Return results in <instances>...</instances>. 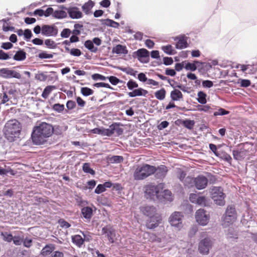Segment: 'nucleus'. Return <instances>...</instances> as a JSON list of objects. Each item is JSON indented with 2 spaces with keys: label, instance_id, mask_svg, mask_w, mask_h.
Wrapping results in <instances>:
<instances>
[{
  "label": "nucleus",
  "instance_id": "f03ea898",
  "mask_svg": "<svg viewBox=\"0 0 257 257\" xmlns=\"http://www.w3.org/2000/svg\"><path fill=\"white\" fill-rule=\"evenodd\" d=\"M21 129V123L17 120H10L5 124L4 128L5 137L9 142H14L19 137Z\"/></svg>",
  "mask_w": 257,
  "mask_h": 257
},
{
  "label": "nucleus",
  "instance_id": "bf43d9fd",
  "mask_svg": "<svg viewBox=\"0 0 257 257\" xmlns=\"http://www.w3.org/2000/svg\"><path fill=\"white\" fill-rule=\"evenodd\" d=\"M10 58L9 55L3 50H0V60H5Z\"/></svg>",
  "mask_w": 257,
  "mask_h": 257
},
{
  "label": "nucleus",
  "instance_id": "864d4df0",
  "mask_svg": "<svg viewBox=\"0 0 257 257\" xmlns=\"http://www.w3.org/2000/svg\"><path fill=\"white\" fill-rule=\"evenodd\" d=\"M228 113H229L228 111L225 110L224 109L221 108L218 111H217L214 113V116L223 115L227 114Z\"/></svg>",
  "mask_w": 257,
  "mask_h": 257
},
{
  "label": "nucleus",
  "instance_id": "603ef678",
  "mask_svg": "<svg viewBox=\"0 0 257 257\" xmlns=\"http://www.w3.org/2000/svg\"><path fill=\"white\" fill-rule=\"evenodd\" d=\"M70 54L72 56L78 57L81 55V52L78 49L73 48L70 51Z\"/></svg>",
  "mask_w": 257,
  "mask_h": 257
},
{
  "label": "nucleus",
  "instance_id": "7c9ffc66",
  "mask_svg": "<svg viewBox=\"0 0 257 257\" xmlns=\"http://www.w3.org/2000/svg\"><path fill=\"white\" fill-rule=\"evenodd\" d=\"M72 240L73 242L79 247L81 246L84 242V239L80 235L73 236L72 237Z\"/></svg>",
  "mask_w": 257,
  "mask_h": 257
},
{
  "label": "nucleus",
  "instance_id": "4be33fe9",
  "mask_svg": "<svg viewBox=\"0 0 257 257\" xmlns=\"http://www.w3.org/2000/svg\"><path fill=\"white\" fill-rule=\"evenodd\" d=\"M92 209L89 207H85L82 208L81 212L83 217L87 220H90L92 216Z\"/></svg>",
  "mask_w": 257,
  "mask_h": 257
},
{
  "label": "nucleus",
  "instance_id": "c03bdc74",
  "mask_svg": "<svg viewBox=\"0 0 257 257\" xmlns=\"http://www.w3.org/2000/svg\"><path fill=\"white\" fill-rule=\"evenodd\" d=\"M194 124L195 122L193 120H185L183 122L184 126L189 130L193 128Z\"/></svg>",
  "mask_w": 257,
  "mask_h": 257
},
{
  "label": "nucleus",
  "instance_id": "f8f14e48",
  "mask_svg": "<svg viewBox=\"0 0 257 257\" xmlns=\"http://www.w3.org/2000/svg\"><path fill=\"white\" fill-rule=\"evenodd\" d=\"M161 220L162 217L159 214L150 217L146 221V227L149 229H154L159 225Z\"/></svg>",
  "mask_w": 257,
  "mask_h": 257
},
{
  "label": "nucleus",
  "instance_id": "e433bc0d",
  "mask_svg": "<svg viewBox=\"0 0 257 257\" xmlns=\"http://www.w3.org/2000/svg\"><path fill=\"white\" fill-rule=\"evenodd\" d=\"M176 174L177 178L182 182L186 178V173L182 169L178 168L176 170Z\"/></svg>",
  "mask_w": 257,
  "mask_h": 257
},
{
  "label": "nucleus",
  "instance_id": "0e129e2a",
  "mask_svg": "<svg viewBox=\"0 0 257 257\" xmlns=\"http://www.w3.org/2000/svg\"><path fill=\"white\" fill-rule=\"evenodd\" d=\"M76 106L75 102L73 100H69L66 103V107L68 109H72Z\"/></svg>",
  "mask_w": 257,
  "mask_h": 257
},
{
  "label": "nucleus",
  "instance_id": "c9c22d12",
  "mask_svg": "<svg viewBox=\"0 0 257 257\" xmlns=\"http://www.w3.org/2000/svg\"><path fill=\"white\" fill-rule=\"evenodd\" d=\"M155 96L158 99L163 100L166 96V90L162 88L155 93Z\"/></svg>",
  "mask_w": 257,
  "mask_h": 257
},
{
  "label": "nucleus",
  "instance_id": "c85d7f7f",
  "mask_svg": "<svg viewBox=\"0 0 257 257\" xmlns=\"http://www.w3.org/2000/svg\"><path fill=\"white\" fill-rule=\"evenodd\" d=\"M55 86L52 85L46 86L43 90V92L42 94V96L44 98L47 99L52 90L55 89Z\"/></svg>",
  "mask_w": 257,
  "mask_h": 257
},
{
  "label": "nucleus",
  "instance_id": "20e7f679",
  "mask_svg": "<svg viewBox=\"0 0 257 257\" xmlns=\"http://www.w3.org/2000/svg\"><path fill=\"white\" fill-rule=\"evenodd\" d=\"M237 218V214L235 207L233 206H228L226 210L225 214L222 218V225L227 227L232 224Z\"/></svg>",
  "mask_w": 257,
  "mask_h": 257
},
{
  "label": "nucleus",
  "instance_id": "393cba45",
  "mask_svg": "<svg viewBox=\"0 0 257 257\" xmlns=\"http://www.w3.org/2000/svg\"><path fill=\"white\" fill-rule=\"evenodd\" d=\"M94 3L91 1H89L85 3L82 7L83 11L86 15H88L90 13V10L94 6Z\"/></svg>",
  "mask_w": 257,
  "mask_h": 257
},
{
  "label": "nucleus",
  "instance_id": "774afa93",
  "mask_svg": "<svg viewBox=\"0 0 257 257\" xmlns=\"http://www.w3.org/2000/svg\"><path fill=\"white\" fill-rule=\"evenodd\" d=\"M250 81L247 79H242L240 82V85L242 87H246L250 85Z\"/></svg>",
  "mask_w": 257,
  "mask_h": 257
},
{
  "label": "nucleus",
  "instance_id": "ea45409f",
  "mask_svg": "<svg viewBox=\"0 0 257 257\" xmlns=\"http://www.w3.org/2000/svg\"><path fill=\"white\" fill-rule=\"evenodd\" d=\"M198 101L201 104H205L206 103V94L202 91H200L198 93Z\"/></svg>",
  "mask_w": 257,
  "mask_h": 257
},
{
  "label": "nucleus",
  "instance_id": "b1692460",
  "mask_svg": "<svg viewBox=\"0 0 257 257\" xmlns=\"http://www.w3.org/2000/svg\"><path fill=\"white\" fill-rule=\"evenodd\" d=\"M170 96L172 100L177 101L183 98V94L180 90L175 89L171 91Z\"/></svg>",
  "mask_w": 257,
  "mask_h": 257
},
{
  "label": "nucleus",
  "instance_id": "9b49d317",
  "mask_svg": "<svg viewBox=\"0 0 257 257\" xmlns=\"http://www.w3.org/2000/svg\"><path fill=\"white\" fill-rule=\"evenodd\" d=\"M0 77L5 79L12 78L20 79L21 76L19 73L15 70H10L7 68H4L0 69Z\"/></svg>",
  "mask_w": 257,
  "mask_h": 257
},
{
  "label": "nucleus",
  "instance_id": "7ed1b4c3",
  "mask_svg": "<svg viewBox=\"0 0 257 257\" xmlns=\"http://www.w3.org/2000/svg\"><path fill=\"white\" fill-rule=\"evenodd\" d=\"M155 172V167L148 164L139 166L134 173V178L135 180H143L152 175Z\"/></svg>",
  "mask_w": 257,
  "mask_h": 257
},
{
  "label": "nucleus",
  "instance_id": "423d86ee",
  "mask_svg": "<svg viewBox=\"0 0 257 257\" xmlns=\"http://www.w3.org/2000/svg\"><path fill=\"white\" fill-rule=\"evenodd\" d=\"M162 189V185H154L149 184L145 187V196L147 198L155 199L159 198V193Z\"/></svg>",
  "mask_w": 257,
  "mask_h": 257
},
{
  "label": "nucleus",
  "instance_id": "473e14b6",
  "mask_svg": "<svg viewBox=\"0 0 257 257\" xmlns=\"http://www.w3.org/2000/svg\"><path fill=\"white\" fill-rule=\"evenodd\" d=\"M67 17V13L62 10H56L54 11L53 17L60 19Z\"/></svg>",
  "mask_w": 257,
  "mask_h": 257
},
{
  "label": "nucleus",
  "instance_id": "6e6d98bb",
  "mask_svg": "<svg viewBox=\"0 0 257 257\" xmlns=\"http://www.w3.org/2000/svg\"><path fill=\"white\" fill-rule=\"evenodd\" d=\"M60 226L62 228H67L70 227L71 225L67 221L63 219H60L59 221Z\"/></svg>",
  "mask_w": 257,
  "mask_h": 257
},
{
  "label": "nucleus",
  "instance_id": "680f3d73",
  "mask_svg": "<svg viewBox=\"0 0 257 257\" xmlns=\"http://www.w3.org/2000/svg\"><path fill=\"white\" fill-rule=\"evenodd\" d=\"M163 193V196H164V197L165 198H166V199H168L169 200L171 199V196L172 195V193L170 191H169L168 190H165L164 191Z\"/></svg>",
  "mask_w": 257,
  "mask_h": 257
},
{
  "label": "nucleus",
  "instance_id": "09e8293b",
  "mask_svg": "<svg viewBox=\"0 0 257 257\" xmlns=\"http://www.w3.org/2000/svg\"><path fill=\"white\" fill-rule=\"evenodd\" d=\"M53 109L58 112H61L64 110V105L59 103L55 104L53 106Z\"/></svg>",
  "mask_w": 257,
  "mask_h": 257
},
{
  "label": "nucleus",
  "instance_id": "412c9836",
  "mask_svg": "<svg viewBox=\"0 0 257 257\" xmlns=\"http://www.w3.org/2000/svg\"><path fill=\"white\" fill-rule=\"evenodd\" d=\"M124 126L119 123H113V135L119 136L123 134Z\"/></svg>",
  "mask_w": 257,
  "mask_h": 257
},
{
  "label": "nucleus",
  "instance_id": "58836bf2",
  "mask_svg": "<svg viewBox=\"0 0 257 257\" xmlns=\"http://www.w3.org/2000/svg\"><path fill=\"white\" fill-rule=\"evenodd\" d=\"M45 45L50 49H55L57 47V44L55 41L51 39H46L45 40Z\"/></svg>",
  "mask_w": 257,
  "mask_h": 257
},
{
  "label": "nucleus",
  "instance_id": "c756f323",
  "mask_svg": "<svg viewBox=\"0 0 257 257\" xmlns=\"http://www.w3.org/2000/svg\"><path fill=\"white\" fill-rule=\"evenodd\" d=\"M233 155L235 159L241 160L245 157V153L244 151L234 150Z\"/></svg>",
  "mask_w": 257,
  "mask_h": 257
},
{
  "label": "nucleus",
  "instance_id": "f704fd0d",
  "mask_svg": "<svg viewBox=\"0 0 257 257\" xmlns=\"http://www.w3.org/2000/svg\"><path fill=\"white\" fill-rule=\"evenodd\" d=\"M84 46L92 52H96L97 51V48L94 46L92 41L90 40L85 41Z\"/></svg>",
  "mask_w": 257,
  "mask_h": 257
},
{
  "label": "nucleus",
  "instance_id": "a211bd4d",
  "mask_svg": "<svg viewBox=\"0 0 257 257\" xmlns=\"http://www.w3.org/2000/svg\"><path fill=\"white\" fill-rule=\"evenodd\" d=\"M167 172L168 169L166 166H160L157 169L155 168V176L158 179H162L166 176Z\"/></svg>",
  "mask_w": 257,
  "mask_h": 257
},
{
  "label": "nucleus",
  "instance_id": "37998d69",
  "mask_svg": "<svg viewBox=\"0 0 257 257\" xmlns=\"http://www.w3.org/2000/svg\"><path fill=\"white\" fill-rule=\"evenodd\" d=\"M81 92L84 96H87L92 94L93 91L88 87H84L81 88Z\"/></svg>",
  "mask_w": 257,
  "mask_h": 257
},
{
  "label": "nucleus",
  "instance_id": "4c0bfd02",
  "mask_svg": "<svg viewBox=\"0 0 257 257\" xmlns=\"http://www.w3.org/2000/svg\"><path fill=\"white\" fill-rule=\"evenodd\" d=\"M82 169L85 173H89L91 175L95 174V171L90 167V165L89 163H85L83 164Z\"/></svg>",
  "mask_w": 257,
  "mask_h": 257
},
{
  "label": "nucleus",
  "instance_id": "a18cd8bd",
  "mask_svg": "<svg viewBox=\"0 0 257 257\" xmlns=\"http://www.w3.org/2000/svg\"><path fill=\"white\" fill-rule=\"evenodd\" d=\"M126 85L128 89L131 90H133L134 88H137L138 87V83L132 79L130 80L127 82Z\"/></svg>",
  "mask_w": 257,
  "mask_h": 257
},
{
  "label": "nucleus",
  "instance_id": "de8ad7c7",
  "mask_svg": "<svg viewBox=\"0 0 257 257\" xmlns=\"http://www.w3.org/2000/svg\"><path fill=\"white\" fill-rule=\"evenodd\" d=\"M38 57L40 59H50L53 58V55L48 54L46 52H42L39 54Z\"/></svg>",
  "mask_w": 257,
  "mask_h": 257
},
{
  "label": "nucleus",
  "instance_id": "e2e57ef3",
  "mask_svg": "<svg viewBox=\"0 0 257 257\" xmlns=\"http://www.w3.org/2000/svg\"><path fill=\"white\" fill-rule=\"evenodd\" d=\"M202 85L204 87L210 88L213 85V83L210 80H204L202 82Z\"/></svg>",
  "mask_w": 257,
  "mask_h": 257
},
{
  "label": "nucleus",
  "instance_id": "a19ab883",
  "mask_svg": "<svg viewBox=\"0 0 257 257\" xmlns=\"http://www.w3.org/2000/svg\"><path fill=\"white\" fill-rule=\"evenodd\" d=\"M1 236L3 237V239L7 242H11L13 239V236L12 234L8 233L7 232H1Z\"/></svg>",
  "mask_w": 257,
  "mask_h": 257
},
{
  "label": "nucleus",
  "instance_id": "ddd939ff",
  "mask_svg": "<svg viewBox=\"0 0 257 257\" xmlns=\"http://www.w3.org/2000/svg\"><path fill=\"white\" fill-rule=\"evenodd\" d=\"M208 184L207 178L203 176L199 175L195 178V186L198 190H201L205 188Z\"/></svg>",
  "mask_w": 257,
  "mask_h": 257
},
{
  "label": "nucleus",
  "instance_id": "2f4dec72",
  "mask_svg": "<svg viewBox=\"0 0 257 257\" xmlns=\"http://www.w3.org/2000/svg\"><path fill=\"white\" fill-rule=\"evenodd\" d=\"M54 249V247L53 245H47L42 250L41 254L43 255H47L50 254Z\"/></svg>",
  "mask_w": 257,
  "mask_h": 257
},
{
  "label": "nucleus",
  "instance_id": "4468645a",
  "mask_svg": "<svg viewBox=\"0 0 257 257\" xmlns=\"http://www.w3.org/2000/svg\"><path fill=\"white\" fill-rule=\"evenodd\" d=\"M138 59L142 63H148L149 61V52L146 49H140L135 52Z\"/></svg>",
  "mask_w": 257,
  "mask_h": 257
},
{
  "label": "nucleus",
  "instance_id": "72a5a7b5",
  "mask_svg": "<svg viewBox=\"0 0 257 257\" xmlns=\"http://www.w3.org/2000/svg\"><path fill=\"white\" fill-rule=\"evenodd\" d=\"M184 185L188 187H192L195 185V178L186 177L183 182Z\"/></svg>",
  "mask_w": 257,
  "mask_h": 257
},
{
  "label": "nucleus",
  "instance_id": "dca6fc26",
  "mask_svg": "<svg viewBox=\"0 0 257 257\" xmlns=\"http://www.w3.org/2000/svg\"><path fill=\"white\" fill-rule=\"evenodd\" d=\"M140 210L143 214L148 217L159 214L157 211L156 208L153 206H142L140 208Z\"/></svg>",
  "mask_w": 257,
  "mask_h": 257
},
{
  "label": "nucleus",
  "instance_id": "a878e982",
  "mask_svg": "<svg viewBox=\"0 0 257 257\" xmlns=\"http://www.w3.org/2000/svg\"><path fill=\"white\" fill-rule=\"evenodd\" d=\"M26 58V53L23 50H19L16 52L13 57V59L16 61H23Z\"/></svg>",
  "mask_w": 257,
  "mask_h": 257
},
{
  "label": "nucleus",
  "instance_id": "2eb2a0df",
  "mask_svg": "<svg viewBox=\"0 0 257 257\" xmlns=\"http://www.w3.org/2000/svg\"><path fill=\"white\" fill-rule=\"evenodd\" d=\"M189 200L193 203L201 206L206 205V200L204 196H199L196 194L191 193L189 196Z\"/></svg>",
  "mask_w": 257,
  "mask_h": 257
},
{
  "label": "nucleus",
  "instance_id": "aec40b11",
  "mask_svg": "<svg viewBox=\"0 0 257 257\" xmlns=\"http://www.w3.org/2000/svg\"><path fill=\"white\" fill-rule=\"evenodd\" d=\"M147 90L142 88H139L133 90L132 91L128 93V95L131 97H134L140 96H146L148 94Z\"/></svg>",
  "mask_w": 257,
  "mask_h": 257
},
{
  "label": "nucleus",
  "instance_id": "f3484780",
  "mask_svg": "<svg viewBox=\"0 0 257 257\" xmlns=\"http://www.w3.org/2000/svg\"><path fill=\"white\" fill-rule=\"evenodd\" d=\"M70 17L73 19H78L82 17V13L77 7H71L67 9Z\"/></svg>",
  "mask_w": 257,
  "mask_h": 257
},
{
  "label": "nucleus",
  "instance_id": "f257e3e1",
  "mask_svg": "<svg viewBox=\"0 0 257 257\" xmlns=\"http://www.w3.org/2000/svg\"><path fill=\"white\" fill-rule=\"evenodd\" d=\"M53 133L52 125L46 122H42L34 127L32 134V141L35 145L43 144L46 139Z\"/></svg>",
  "mask_w": 257,
  "mask_h": 257
},
{
  "label": "nucleus",
  "instance_id": "cd10ccee",
  "mask_svg": "<svg viewBox=\"0 0 257 257\" xmlns=\"http://www.w3.org/2000/svg\"><path fill=\"white\" fill-rule=\"evenodd\" d=\"M187 47V43L184 37H181L179 38V40L176 45L177 49H182L184 48Z\"/></svg>",
  "mask_w": 257,
  "mask_h": 257
},
{
  "label": "nucleus",
  "instance_id": "4d7b16f0",
  "mask_svg": "<svg viewBox=\"0 0 257 257\" xmlns=\"http://www.w3.org/2000/svg\"><path fill=\"white\" fill-rule=\"evenodd\" d=\"M162 50L165 52L170 55H172V47L171 45H167L166 46L162 47Z\"/></svg>",
  "mask_w": 257,
  "mask_h": 257
},
{
  "label": "nucleus",
  "instance_id": "052dcab7",
  "mask_svg": "<svg viewBox=\"0 0 257 257\" xmlns=\"http://www.w3.org/2000/svg\"><path fill=\"white\" fill-rule=\"evenodd\" d=\"M24 36L26 40H29L32 36V33L31 32V31L29 29L25 30L24 31Z\"/></svg>",
  "mask_w": 257,
  "mask_h": 257
},
{
  "label": "nucleus",
  "instance_id": "13d9d810",
  "mask_svg": "<svg viewBox=\"0 0 257 257\" xmlns=\"http://www.w3.org/2000/svg\"><path fill=\"white\" fill-rule=\"evenodd\" d=\"M23 243L25 247H30L32 244V240L29 238H26L25 239H23Z\"/></svg>",
  "mask_w": 257,
  "mask_h": 257
},
{
  "label": "nucleus",
  "instance_id": "79ce46f5",
  "mask_svg": "<svg viewBox=\"0 0 257 257\" xmlns=\"http://www.w3.org/2000/svg\"><path fill=\"white\" fill-rule=\"evenodd\" d=\"M184 68L187 70H190L192 71H194L197 69V66L195 65V63H191L190 62L186 63L185 62Z\"/></svg>",
  "mask_w": 257,
  "mask_h": 257
},
{
  "label": "nucleus",
  "instance_id": "5fc2aeb1",
  "mask_svg": "<svg viewBox=\"0 0 257 257\" xmlns=\"http://www.w3.org/2000/svg\"><path fill=\"white\" fill-rule=\"evenodd\" d=\"M105 189L104 188V186L103 185V184H99L95 189V193L96 194H100L102 192L105 191Z\"/></svg>",
  "mask_w": 257,
  "mask_h": 257
},
{
  "label": "nucleus",
  "instance_id": "1a4fd4ad",
  "mask_svg": "<svg viewBox=\"0 0 257 257\" xmlns=\"http://www.w3.org/2000/svg\"><path fill=\"white\" fill-rule=\"evenodd\" d=\"M58 33V30L54 25H44L42 26V34L47 37H56Z\"/></svg>",
  "mask_w": 257,
  "mask_h": 257
},
{
  "label": "nucleus",
  "instance_id": "0eeeda50",
  "mask_svg": "<svg viewBox=\"0 0 257 257\" xmlns=\"http://www.w3.org/2000/svg\"><path fill=\"white\" fill-rule=\"evenodd\" d=\"M183 215L180 212L175 211L173 212L169 218V222L171 226L180 230L183 226L182 220Z\"/></svg>",
  "mask_w": 257,
  "mask_h": 257
},
{
  "label": "nucleus",
  "instance_id": "bb28decb",
  "mask_svg": "<svg viewBox=\"0 0 257 257\" xmlns=\"http://www.w3.org/2000/svg\"><path fill=\"white\" fill-rule=\"evenodd\" d=\"M102 233L105 237H107L108 239L112 242V241H111L112 239V230L110 227L106 226L103 227L102 230Z\"/></svg>",
  "mask_w": 257,
  "mask_h": 257
},
{
  "label": "nucleus",
  "instance_id": "6e6552de",
  "mask_svg": "<svg viewBox=\"0 0 257 257\" xmlns=\"http://www.w3.org/2000/svg\"><path fill=\"white\" fill-rule=\"evenodd\" d=\"M212 240L208 237L201 240L198 245L199 252L203 254H207L212 247Z\"/></svg>",
  "mask_w": 257,
  "mask_h": 257
},
{
  "label": "nucleus",
  "instance_id": "9d476101",
  "mask_svg": "<svg viewBox=\"0 0 257 257\" xmlns=\"http://www.w3.org/2000/svg\"><path fill=\"white\" fill-rule=\"evenodd\" d=\"M196 221L201 225H206L209 219V216L206 213L204 209H199L196 212Z\"/></svg>",
  "mask_w": 257,
  "mask_h": 257
},
{
  "label": "nucleus",
  "instance_id": "6ab92c4d",
  "mask_svg": "<svg viewBox=\"0 0 257 257\" xmlns=\"http://www.w3.org/2000/svg\"><path fill=\"white\" fill-rule=\"evenodd\" d=\"M93 134L101 135L102 136H110L112 134V129H106L104 128H95L90 131Z\"/></svg>",
  "mask_w": 257,
  "mask_h": 257
},
{
  "label": "nucleus",
  "instance_id": "5701e85b",
  "mask_svg": "<svg viewBox=\"0 0 257 257\" xmlns=\"http://www.w3.org/2000/svg\"><path fill=\"white\" fill-rule=\"evenodd\" d=\"M128 51L126 47L125 46L121 45H117L115 47H113V53H115L119 55L126 54Z\"/></svg>",
  "mask_w": 257,
  "mask_h": 257
},
{
  "label": "nucleus",
  "instance_id": "8fccbe9b",
  "mask_svg": "<svg viewBox=\"0 0 257 257\" xmlns=\"http://www.w3.org/2000/svg\"><path fill=\"white\" fill-rule=\"evenodd\" d=\"M121 190L122 187L119 184H113V194L114 193V191H115L119 196H121L122 195L121 192Z\"/></svg>",
  "mask_w": 257,
  "mask_h": 257
},
{
  "label": "nucleus",
  "instance_id": "3c124183",
  "mask_svg": "<svg viewBox=\"0 0 257 257\" xmlns=\"http://www.w3.org/2000/svg\"><path fill=\"white\" fill-rule=\"evenodd\" d=\"M14 243L16 245H21L23 241V238L19 236H15L13 239Z\"/></svg>",
  "mask_w": 257,
  "mask_h": 257
},
{
  "label": "nucleus",
  "instance_id": "39448f33",
  "mask_svg": "<svg viewBox=\"0 0 257 257\" xmlns=\"http://www.w3.org/2000/svg\"><path fill=\"white\" fill-rule=\"evenodd\" d=\"M211 198L215 203L220 206L225 204V195L223 192V189L220 187H213L210 191Z\"/></svg>",
  "mask_w": 257,
  "mask_h": 257
},
{
  "label": "nucleus",
  "instance_id": "49530a36",
  "mask_svg": "<svg viewBox=\"0 0 257 257\" xmlns=\"http://www.w3.org/2000/svg\"><path fill=\"white\" fill-rule=\"evenodd\" d=\"M71 34V31L68 28L64 29L61 32L60 35L61 37L64 38H68Z\"/></svg>",
  "mask_w": 257,
  "mask_h": 257
},
{
  "label": "nucleus",
  "instance_id": "338daca9",
  "mask_svg": "<svg viewBox=\"0 0 257 257\" xmlns=\"http://www.w3.org/2000/svg\"><path fill=\"white\" fill-rule=\"evenodd\" d=\"M198 231L197 227L196 226H192L189 232V235L190 237L194 236Z\"/></svg>",
  "mask_w": 257,
  "mask_h": 257
},
{
  "label": "nucleus",
  "instance_id": "69168bd1",
  "mask_svg": "<svg viewBox=\"0 0 257 257\" xmlns=\"http://www.w3.org/2000/svg\"><path fill=\"white\" fill-rule=\"evenodd\" d=\"M54 10L52 8H48L44 11V16L46 17H49L50 15L53 16Z\"/></svg>",
  "mask_w": 257,
  "mask_h": 257
}]
</instances>
